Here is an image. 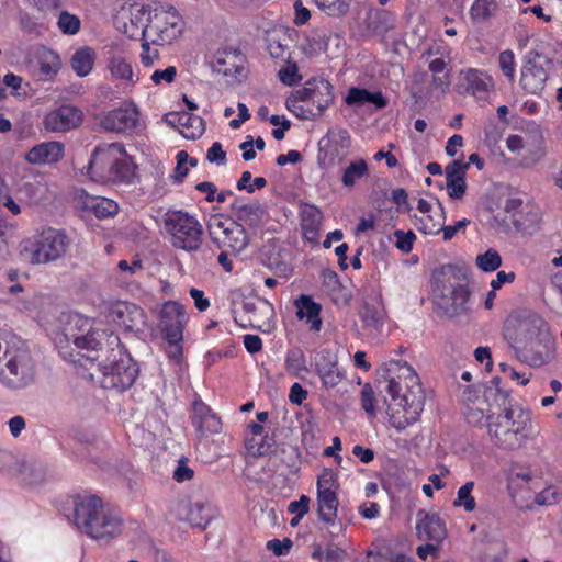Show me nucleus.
I'll list each match as a JSON object with an SVG mask.
<instances>
[{"mask_svg":"<svg viewBox=\"0 0 562 562\" xmlns=\"http://www.w3.org/2000/svg\"><path fill=\"white\" fill-rule=\"evenodd\" d=\"M192 424L201 435L217 434L222 429L221 419L203 402H194Z\"/></svg>","mask_w":562,"mask_h":562,"instance_id":"c85d7f7f","label":"nucleus"},{"mask_svg":"<svg viewBox=\"0 0 562 562\" xmlns=\"http://www.w3.org/2000/svg\"><path fill=\"white\" fill-rule=\"evenodd\" d=\"M417 536L423 541L441 542L446 536V525L437 513L419 509L416 515Z\"/></svg>","mask_w":562,"mask_h":562,"instance_id":"5701e85b","label":"nucleus"},{"mask_svg":"<svg viewBox=\"0 0 562 562\" xmlns=\"http://www.w3.org/2000/svg\"><path fill=\"white\" fill-rule=\"evenodd\" d=\"M497 9L495 0H474L470 15L472 20L483 22L490 19Z\"/></svg>","mask_w":562,"mask_h":562,"instance_id":"de8ad7c7","label":"nucleus"},{"mask_svg":"<svg viewBox=\"0 0 562 562\" xmlns=\"http://www.w3.org/2000/svg\"><path fill=\"white\" fill-rule=\"evenodd\" d=\"M395 15L389 10H376L369 15V26L376 34H385L395 26Z\"/></svg>","mask_w":562,"mask_h":562,"instance_id":"79ce46f5","label":"nucleus"},{"mask_svg":"<svg viewBox=\"0 0 562 562\" xmlns=\"http://www.w3.org/2000/svg\"><path fill=\"white\" fill-rule=\"evenodd\" d=\"M232 211L237 223L257 228L267 215L266 209L258 202L240 203L237 199L232 203Z\"/></svg>","mask_w":562,"mask_h":562,"instance_id":"cd10ccee","label":"nucleus"},{"mask_svg":"<svg viewBox=\"0 0 562 562\" xmlns=\"http://www.w3.org/2000/svg\"><path fill=\"white\" fill-rule=\"evenodd\" d=\"M498 66L505 77H507L510 81L515 78V55L513 50L506 49L503 50L498 56Z\"/></svg>","mask_w":562,"mask_h":562,"instance_id":"13d9d810","label":"nucleus"},{"mask_svg":"<svg viewBox=\"0 0 562 562\" xmlns=\"http://www.w3.org/2000/svg\"><path fill=\"white\" fill-rule=\"evenodd\" d=\"M209 231L213 240L234 252L243 251L249 244V235L243 224L222 216H212Z\"/></svg>","mask_w":562,"mask_h":562,"instance_id":"f8f14e48","label":"nucleus"},{"mask_svg":"<svg viewBox=\"0 0 562 562\" xmlns=\"http://www.w3.org/2000/svg\"><path fill=\"white\" fill-rule=\"evenodd\" d=\"M295 305L297 307L296 316L300 319H306L310 324V329L314 331H319L322 328V318L319 316L322 306L314 302L307 295H301L296 301Z\"/></svg>","mask_w":562,"mask_h":562,"instance_id":"2f4dec72","label":"nucleus"},{"mask_svg":"<svg viewBox=\"0 0 562 562\" xmlns=\"http://www.w3.org/2000/svg\"><path fill=\"white\" fill-rule=\"evenodd\" d=\"M59 30L69 35H74L80 30V20L77 15L70 14L66 11L61 12L58 18Z\"/></svg>","mask_w":562,"mask_h":562,"instance_id":"4d7b16f0","label":"nucleus"},{"mask_svg":"<svg viewBox=\"0 0 562 562\" xmlns=\"http://www.w3.org/2000/svg\"><path fill=\"white\" fill-rule=\"evenodd\" d=\"M206 158L212 164L224 165L226 162V153L223 150L221 143L215 142L209 148Z\"/></svg>","mask_w":562,"mask_h":562,"instance_id":"338daca9","label":"nucleus"},{"mask_svg":"<svg viewBox=\"0 0 562 562\" xmlns=\"http://www.w3.org/2000/svg\"><path fill=\"white\" fill-rule=\"evenodd\" d=\"M394 236L396 238L395 246L397 249L404 252H409L412 250L415 240L414 233H404L403 231H396L394 233Z\"/></svg>","mask_w":562,"mask_h":562,"instance_id":"e2e57ef3","label":"nucleus"},{"mask_svg":"<svg viewBox=\"0 0 562 562\" xmlns=\"http://www.w3.org/2000/svg\"><path fill=\"white\" fill-rule=\"evenodd\" d=\"M285 369L289 374L300 378L307 371L305 356L302 350H290L285 358Z\"/></svg>","mask_w":562,"mask_h":562,"instance_id":"a18cd8bd","label":"nucleus"},{"mask_svg":"<svg viewBox=\"0 0 562 562\" xmlns=\"http://www.w3.org/2000/svg\"><path fill=\"white\" fill-rule=\"evenodd\" d=\"M338 505L336 491H317L318 516L327 528H334V530L329 531L331 535H335V531L342 530V526L336 524Z\"/></svg>","mask_w":562,"mask_h":562,"instance_id":"a878e982","label":"nucleus"},{"mask_svg":"<svg viewBox=\"0 0 562 562\" xmlns=\"http://www.w3.org/2000/svg\"><path fill=\"white\" fill-rule=\"evenodd\" d=\"M301 216V226L305 238L308 240H316L323 218L322 212L313 205H307L302 210Z\"/></svg>","mask_w":562,"mask_h":562,"instance_id":"e433bc0d","label":"nucleus"},{"mask_svg":"<svg viewBox=\"0 0 562 562\" xmlns=\"http://www.w3.org/2000/svg\"><path fill=\"white\" fill-rule=\"evenodd\" d=\"M368 173V164L364 159L353 160L342 170V186L347 189H352L356 186V183L360 179L367 177Z\"/></svg>","mask_w":562,"mask_h":562,"instance_id":"a19ab883","label":"nucleus"},{"mask_svg":"<svg viewBox=\"0 0 562 562\" xmlns=\"http://www.w3.org/2000/svg\"><path fill=\"white\" fill-rule=\"evenodd\" d=\"M94 59V50L90 47H82L74 53L70 59V65L77 76L86 77L91 72Z\"/></svg>","mask_w":562,"mask_h":562,"instance_id":"ea45409f","label":"nucleus"},{"mask_svg":"<svg viewBox=\"0 0 562 562\" xmlns=\"http://www.w3.org/2000/svg\"><path fill=\"white\" fill-rule=\"evenodd\" d=\"M137 372L136 364L130 357L112 349V359L99 362L97 371L91 372L90 378L100 383L103 389L123 391L133 385Z\"/></svg>","mask_w":562,"mask_h":562,"instance_id":"6e6552de","label":"nucleus"},{"mask_svg":"<svg viewBox=\"0 0 562 562\" xmlns=\"http://www.w3.org/2000/svg\"><path fill=\"white\" fill-rule=\"evenodd\" d=\"M475 263L482 271L492 272L501 267L502 257L495 249L490 248L486 252L476 256Z\"/></svg>","mask_w":562,"mask_h":562,"instance_id":"603ef678","label":"nucleus"},{"mask_svg":"<svg viewBox=\"0 0 562 562\" xmlns=\"http://www.w3.org/2000/svg\"><path fill=\"white\" fill-rule=\"evenodd\" d=\"M202 117L183 111L180 133L188 139H196L204 133Z\"/></svg>","mask_w":562,"mask_h":562,"instance_id":"37998d69","label":"nucleus"},{"mask_svg":"<svg viewBox=\"0 0 562 562\" xmlns=\"http://www.w3.org/2000/svg\"><path fill=\"white\" fill-rule=\"evenodd\" d=\"M45 190V186L38 181H26L19 188V193L22 198L26 199L30 204H35L43 199Z\"/></svg>","mask_w":562,"mask_h":562,"instance_id":"864d4df0","label":"nucleus"},{"mask_svg":"<svg viewBox=\"0 0 562 562\" xmlns=\"http://www.w3.org/2000/svg\"><path fill=\"white\" fill-rule=\"evenodd\" d=\"M474 488V482L470 481L462 485L457 493V498L453 502L456 507H463L465 512H472L475 509L476 503L472 496Z\"/></svg>","mask_w":562,"mask_h":562,"instance_id":"3c124183","label":"nucleus"},{"mask_svg":"<svg viewBox=\"0 0 562 562\" xmlns=\"http://www.w3.org/2000/svg\"><path fill=\"white\" fill-rule=\"evenodd\" d=\"M550 61L539 55L535 54L533 57H528L521 68L520 86L530 94L540 93L548 80V70Z\"/></svg>","mask_w":562,"mask_h":562,"instance_id":"a211bd4d","label":"nucleus"},{"mask_svg":"<svg viewBox=\"0 0 562 562\" xmlns=\"http://www.w3.org/2000/svg\"><path fill=\"white\" fill-rule=\"evenodd\" d=\"M376 398L374 390L371 384L367 383L361 390V406L371 417L375 416L376 413Z\"/></svg>","mask_w":562,"mask_h":562,"instance_id":"bf43d9fd","label":"nucleus"},{"mask_svg":"<svg viewBox=\"0 0 562 562\" xmlns=\"http://www.w3.org/2000/svg\"><path fill=\"white\" fill-rule=\"evenodd\" d=\"M151 13L148 11L146 5L132 4L130 7V22L131 26L124 24V33L134 38L140 35V31L143 27H146L148 23V14Z\"/></svg>","mask_w":562,"mask_h":562,"instance_id":"58836bf2","label":"nucleus"},{"mask_svg":"<svg viewBox=\"0 0 562 562\" xmlns=\"http://www.w3.org/2000/svg\"><path fill=\"white\" fill-rule=\"evenodd\" d=\"M498 393L501 392L497 389L495 391L488 389L485 398L476 397V400L473 401L471 404L468 403L464 409V416L467 418V422L474 426L483 425L484 419L487 420V415L485 416V413H491L493 408V406L488 404L487 401L491 396H495L497 403H499L501 401L498 400L497 396Z\"/></svg>","mask_w":562,"mask_h":562,"instance_id":"7c9ffc66","label":"nucleus"},{"mask_svg":"<svg viewBox=\"0 0 562 562\" xmlns=\"http://www.w3.org/2000/svg\"><path fill=\"white\" fill-rule=\"evenodd\" d=\"M133 176L132 164L124 150L116 154L115 165H113L111 182H128Z\"/></svg>","mask_w":562,"mask_h":562,"instance_id":"c03bdc74","label":"nucleus"},{"mask_svg":"<svg viewBox=\"0 0 562 562\" xmlns=\"http://www.w3.org/2000/svg\"><path fill=\"white\" fill-rule=\"evenodd\" d=\"M29 64L33 75L44 81L53 80L61 67L59 55L43 45L32 49Z\"/></svg>","mask_w":562,"mask_h":562,"instance_id":"6ab92c4d","label":"nucleus"},{"mask_svg":"<svg viewBox=\"0 0 562 562\" xmlns=\"http://www.w3.org/2000/svg\"><path fill=\"white\" fill-rule=\"evenodd\" d=\"M516 356L522 362L531 367H541L550 362L555 352V341L551 333L530 342L521 344L513 348Z\"/></svg>","mask_w":562,"mask_h":562,"instance_id":"2eb2a0df","label":"nucleus"},{"mask_svg":"<svg viewBox=\"0 0 562 562\" xmlns=\"http://www.w3.org/2000/svg\"><path fill=\"white\" fill-rule=\"evenodd\" d=\"M318 8L325 11L328 15L340 16L344 15L348 9L351 0H315Z\"/></svg>","mask_w":562,"mask_h":562,"instance_id":"5fc2aeb1","label":"nucleus"},{"mask_svg":"<svg viewBox=\"0 0 562 562\" xmlns=\"http://www.w3.org/2000/svg\"><path fill=\"white\" fill-rule=\"evenodd\" d=\"M166 339V353L169 359L173 360L176 363H179L182 359V339H172V338H165Z\"/></svg>","mask_w":562,"mask_h":562,"instance_id":"0e129e2a","label":"nucleus"},{"mask_svg":"<svg viewBox=\"0 0 562 562\" xmlns=\"http://www.w3.org/2000/svg\"><path fill=\"white\" fill-rule=\"evenodd\" d=\"M315 370L326 389L338 385L341 381V373L338 369L336 355L330 351L323 350L315 356Z\"/></svg>","mask_w":562,"mask_h":562,"instance_id":"393cba45","label":"nucleus"},{"mask_svg":"<svg viewBox=\"0 0 562 562\" xmlns=\"http://www.w3.org/2000/svg\"><path fill=\"white\" fill-rule=\"evenodd\" d=\"M178 510L179 518L193 527H204L211 518L202 502H181Z\"/></svg>","mask_w":562,"mask_h":562,"instance_id":"473e14b6","label":"nucleus"},{"mask_svg":"<svg viewBox=\"0 0 562 562\" xmlns=\"http://www.w3.org/2000/svg\"><path fill=\"white\" fill-rule=\"evenodd\" d=\"M83 121V112L71 104H61L48 111L42 121V126L47 133H67L80 126Z\"/></svg>","mask_w":562,"mask_h":562,"instance_id":"dca6fc26","label":"nucleus"},{"mask_svg":"<svg viewBox=\"0 0 562 562\" xmlns=\"http://www.w3.org/2000/svg\"><path fill=\"white\" fill-rule=\"evenodd\" d=\"M35 379L36 364L25 346L15 352L10 369L0 373V384L10 390H23L33 384Z\"/></svg>","mask_w":562,"mask_h":562,"instance_id":"9b49d317","label":"nucleus"},{"mask_svg":"<svg viewBox=\"0 0 562 562\" xmlns=\"http://www.w3.org/2000/svg\"><path fill=\"white\" fill-rule=\"evenodd\" d=\"M65 338L71 341L77 349L86 350L87 352H99L103 349L104 345L111 347L119 345L120 339L113 333L98 329L93 327V322L87 317L75 315L71 317L69 325L65 329ZM93 366V361L98 356H90L89 353L82 355Z\"/></svg>","mask_w":562,"mask_h":562,"instance_id":"423d86ee","label":"nucleus"},{"mask_svg":"<svg viewBox=\"0 0 562 562\" xmlns=\"http://www.w3.org/2000/svg\"><path fill=\"white\" fill-rule=\"evenodd\" d=\"M64 156V144L57 140L44 142L25 154V160L33 165H47L60 160Z\"/></svg>","mask_w":562,"mask_h":562,"instance_id":"bb28decb","label":"nucleus"},{"mask_svg":"<svg viewBox=\"0 0 562 562\" xmlns=\"http://www.w3.org/2000/svg\"><path fill=\"white\" fill-rule=\"evenodd\" d=\"M165 228L171 244L186 251H195L202 244L203 229L199 221L182 211H170L165 217Z\"/></svg>","mask_w":562,"mask_h":562,"instance_id":"1a4fd4ad","label":"nucleus"},{"mask_svg":"<svg viewBox=\"0 0 562 562\" xmlns=\"http://www.w3.org/2000/svg\"><path fill=\"white\" fill-rule=\"evenodd\" d=\"M236 56H229L225 52H217L213 60V70L224 77H231L234 72L238 71V67L232 59Z\"/></svg>","mask_w":562,"mask_h":562,"instance_id":"09e8293b","label":"nucleus"},{"mask_svg":"<svg viewBox=\"0 0 562 562\" xmlns=\"http://www.w3.org/2000/svg\"><path fill=\"white\" fill-rule=\"evenodd\" d=\"M123 151L124 146L120 143H111L97 147L90 158L87 173L93 181L101 183L111 182L116 154Z\"/></svg>","mask_w":562,"mask_h":562,"instance_id":"ddd939ff","label":"nucleus"},{"mask_svg":"<svg viewBox=\"0 0 562 562\" xmlns=\"http://www.w3.org/2000/svg\"><path fill=\"white\" fill-rule=\"evenodd\" d=\"M451 85V76L449 71L443 75H432L429 83V93L437 97H443L448 93Z\"/></svg>","mask_w":562,"mask_h":562,"instance_id":"6e6d98bb","label":"nucleus"},{"mask_svg":"<svg viewBox=\"0 0 562 562\" xmlns=\"http://www.w3.org/2000/svg\"><path fill=\"white\" fill-rule=\"evenodd\" d=\"M187 324L184 308L175 301L166 302L159 314V327L165 338L182 339Z\"/></svg>","mask_w":562,"mask_h":562,"instance_id":"4be33fe9","label":"nucleus"},{"mask_svg":"<svg viewBox=\"0 0 562 562\" xmlns=\"http://www.w3.org/2000/svg\"><path fill=\"white\" fill-rule=\"evenodd\" d=\"M432 293L437 308L445 316L452 318L469 313L470 290L453 266L434 272Z\"/></svg>","mask_w":562,"mask_h":562,"instance_id":"20e7f679","label":"nucleus"},{"mask_svg":"<svg viewBox=\"0 0 562 562\" xmlns=\"http://www.w3.org/2000/svg\"><path fill=\"white\" fill-rule=\"evenodd\" d=\"M82 207L92 212L98 218H105L117 213V203L102 196L86 195L82 200Z\"/></svg>","mask_w":562,"mask_h":562,"instance_id":"f704fd0d","label":"nucleus"},{"mask_svg":"<svg viewBox=\"0 0 562 562\" xmlns=\"http://www.w3.org/2000/svg\"><path fill=\"white\" fill-rule=\"evenodd\" d=\"M336 474L331 469H324L317 480V491H335Z\"/></svg>","mask_w":562,"mask_h":562,"instance_id":"680f3d73","label":"nucleus"},{"mask_svg":"<svg viewBox=\"0 0 562 562\" xmlns=\"http://www.w3.org/2000/svg\"><path fill=\"white\" fill-rule=\"evenodd\" d=\"M70 246V238L59 229L47 228L35 238L31 247L30 261L42 265L63 258Z\"/></svg>","mask_w":562,"mask_h":562,"instance_id":"9d476101","label":"nucleus"},{"mask_svg":"<svg viewBox=\"0 0 562 562\" xmlns=\"http://www.w3.org/2000/svg\"><path fill=\"white\" fill-rule=\"evenodd\" d=\"M384 391L391 396L386 414L396 430L406 429L419 419L425 406V392L415 370L405 361H390L382 375Z\"/></svg>","mask_w":562,"mask_h":562,"instance_id":"f257e3e1","label":"nucleus"},{"mask_svg":"<svg viewBox=\"0 0 562 562\" xmlns=\"http://www.w3.org/2000/svg\"><path fill=\"white\" fill-rule=\"evenodd\" d=\"M241 327H252L262 333H270L273 328L274 308L266 300L258 297L245 299L243 302Z\"/></svg>","mask_w":562,"mask_h":562,"instance_id":"4468645a","label":"nucleus"},{"mask_svg":"<svg viewBox=\"0 0 562 562\" xmlns=\"http://www.w3.org/2000/svg\"><path fill=\"white\" fill-rule=\"evenodd\" d=\"M437 204L440 210V213L436 221H434V218L429 214H425L423 217L419 218V229L425 234L435 235L441 232V229L443 228L446 211L439 200H437Z\"/></svg>","mask_w":562,"mask_h":562,"instance_id":"49530a36","label":"nucleus"},{"mask_svg":"<svg viewBox=\"0 0 562 562\" xmlns=\"http://www.w3.org/2000/svg\"><path fill=\"white\" fill-rule=\"evenodd\" d=\"M74 524L80 532L105 542L119 537L123 530L120 514L97 496L83 497L76 503Z\"/></svg>","mask_w":562,"mask_h":562,"instance_id":"f03ea898","label":"nucleus"},{"mask_svg":"<svg viewBox=\"0 0 562 562\" xmlns=\"http://www.w3.org/2000/svg\"><path fill=\"white\" fill-rule=\"evenodd\" d=\"M112 321L128 331H139L146 324L144 311L133 303L119 302L112 306Z\"/></svg>","mask_w":562,"mask_h":562,"instance_id":"b1692460","label":"nucleus"},{"mask_svg":"<svg viewBox=\"0 0 562 562\" xmlns=\"http://www.w3.org/2000/svg\"><path fill=\"white\" fill-rule=\"evenodd\" d=\"M456 89L459 93H469L477 99H485L494 89V80L484 70L467 68L460 70Z\"/></svg>","mask_w":562,"mask_h":562,"instance_id":"aec40b11","label":"nucleus"},{"mask_svg":"<svg viewBox=\"0 0 562 562\" xmlns=\"http://www.w3.org/2000/svg\"><path fill=\"white\" fill-rule=\"evenodd\" d=\"M360 318L369 336L376 337L381 333L384 315L380 308L364 304L360 311Z\"/></svg>","mask_w":562,"mask_h":562,"instance_id":"c9c22d12","label":"nucleus"},{"mask_svg":"<svg viewBox=\"0 0 562 562\" xmlns=\"http://www.w3.org/2000/svg\"><path fill=\"white\" fill-rule=\"evenodd\" d=\"M347 553L336 544H328L324 550V562H344Z\"/></svg>","mask_w":562,"mask_h":562,"instance_id":"69168bd1","label":"nucleus"},{"mask_svg":"<svg viewBox=\"0 0 562 562\" xmlns=\"http://www.w3.org/2000/svg\"><path fill=\"white\" fill-rule=\"evenodd\" d=\"M469 168V164H462L459 160L450 162L446 169L447 191L451 199H461L467 189L465 183V170Z\"/></svg>","mask_w":562,"mask_h":562,"instance_id":"c756f323","label":"nucleus"},{"mask_svg":"<svg viewBox=\"0 0 562 562\" xmlns=\"http://www.w3.org/2000/svg\"><path fill=\"white\" fill-rule=\"evenodd\" d=\"M108 67L112 77L123 81L126 87H133L138 81L132 65L122 57L111 58Z\"/></svg>","mask_w":562,"mask_h":562,"instance_id":"4c0bfd02","label":"nucleus"},{"mask_svg":"<svg viewBox=\"0 0 562 562\" xmlns=\"http://www.w3.org/2000/svg\"><path fill=\"white\" fill-rule=\"evenodd\" d=\"M497 406H503L499 413L487 415V432L491 440L504 449L518 448L527 437L526 429L530 424V415L519 405H513L506 393H498Z\"/></svg>","mask_w":562,"mask_h":562,"instance_id":"7ed1b4c3","label":"nucleus"},{"mask_svg":"<svg viewBox=\"0 0 562 562\" xmlns=\"http://www.w3.org/2000/svg\"><path fill=\"white\" fill-rule=\"evenodd\" d=\"M345 101L348 105L355 106H363L367 103H372L376 109H383L387 104L386 99L383 97L382 92H370L367 89H360L356 87H352L348 90Z\"/></svg>","mask_w":562,"mask_h":562,"instance_id":"72a5a7b5","label":"nucleus"},{"mask_svg":"<svg viewBox=\"0 0 562 562\" xmlns=\"http://www.w3.org/2000/svg\"><path fill=\"white\" fill-rule=\"evenodd\" d=\"M139 123V111L131 104L109 111L100 120V126L106 132L125 133L134 131Z\"/></svg>","mask_w":562,"mask_h":562,"instance_id":"412c9836","label":"nucleus"},{"mask_svg":"<svg viewBox=\"0 0 562 562\" xmlns=\"http://www.w3.org/2000/svg\"><path fill=\"white\" fill-rule=\"evenodd\" d=\"M278 77L280 81L286 86H293L302 79L295 64L281 68L278 72Z\"/></svg>","mask_w":562,"mask_h":562,"instance_id":"052dcab7","label":"nucleus"},{"mask_svg":"<svg viewBox=\"0 0 562 562\" xmlns=\"http://www.w3.org/2000/svg\"><path fill=\"white\" fill-rule=\"evenodd\" d=\"M147 20L140 35L148 37L154 45H171L183 34V19L172 5L155 8Z\"/></svg>","mask_w":562,"mask_h":562,"instance_id":"0eeeda50","label":"nucleus"},{"mask_svg":"<svg viewBox=\"0 0 562 562\" xmlns=\"http://www.w3.org/2000/svg\"><path fill=\"white\" fill-rule=\"evenodd\" d=\"M177 69L175 66H169L164 70H156L151 75V80L155 85H160L162 81L172 82L176 78Z\"/></svg>","mask_w":562,"mask_h":562,"instance_id":"774afa93","label":"nucleus"},{"mask_svg":"<svg viewBox=\"0 0 562 562\" xmlns=\"http://www.w3.org/2000/svg\"><path fill=\"white\" fill-rule=\"evenodd\" d=\"M550 328L548 323L536 313H528L524 315L517 323L514 331L506 328L505 337L509 341L512 348L521 344H528L537 338L549 334Z\"/></svg>","mask_w":562,"mask_h":562,"instance_id":"f3484780","label":"nucleus"},{"mask_svg":"<svg viewBox=\"0 0 562 562\" xmlns=\"http://www.w3.org/2000/svg\"><path fill=\"white\" fill-rule=\"evenodd\" d=\"M273 441L268 436L246 439V449L254 457H263L272 451Z\"/></svg>","mask_w":562,"mask_h":562,"instance_id":"8fccbe9b","label":"nucleus"},{"mask_svg":"<svg viewBox=\"0 0 562 562\" xmlns=\"http://www.w3.org/2000/svg\"><path fill=\"white\" fill-rule=\"evenodd\" d=\"M334 100L333 87L325 79L313 78L286 98L285 105L301 120L321 116Z\"/></svg>","mask_w":562,"mask_h":562,"instance_id":"39448f33","label":"nucleus"}]
</instances>
